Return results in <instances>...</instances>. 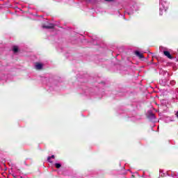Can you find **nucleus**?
<instances>
[{
  "label": "nucleus",
  "mask_w": 178,
  "mask_h": 178,
  "mask_svg": "<svg viewBox=\"0 0 178 178\" xmlns=\"http://www.w3.org/2000/svg\"><path fill=\"white\" fill-rule=\"evenodd\" d=\"M42 29H55V25L54 24H49V25H43Z\"/></svg>",
  "instance_id": "obj_1"
},
{
  "label": "nucleus",
  "mask_w": 178,
  "mask_h": 178,
  "mask_svg": "<svg viewBox=\"0 0 178 178\" xmlns=\"http://www.w3.org/2000/svg\"><path fill=\"white\" fill-rule=\"evenodd\" d=\"M163 54L165 56H167V58H168V59H173V56H172V54H170V52H169L168 51H164Z\"/></svg>",
  "instance_id": "obj_2"
},
{
  "label": "nucleus",
  "mask_w": 178,
  "mask_h": 178,
  "mask_svg": "<svg viewBox=\"0 0 178 178\" xmlns=\"http://www.w3.org/2000/svg\"><path fill=\"white\" fill-rule=\"evenodd\" d=\"M147 118L150 120H154V119H155V114H154L152 112H149L147 115Z\"/></svg>",
  "instance_id": "obj_3"
},
{
  "label": "nucleus",
  "mask_w": 178,
  "mask_h": 178,
  "mask_svg": "<svg viewBox=\"0 0 178 178\" xmlns=\"http://www.w3.org/2000/svg\"><path fill=\"white\" fill-rule=\"evenodd\" d=\"M135 55H136L139 59H143V58H144V54L140 53L138 51H135Z\"/></svg>",
  "instance_id": "obj_4"
},
{
  "label": "nucleus",
  "mask_w": 178,
  "mask_h": 178,
  "mask_svg": "<svg viewBox=\"0 0 178 178\" xmlns=\"http://www.w3.org/2000/svg\"><path fill=\"white\" fill-rule=\"evenodd\" d=\"M35 69H37V70H41V69H42V64L40 63H36Z\"/></svg>",
  "instance_id": "obj_5"
},
{
  "label": "nucleus",
  "mask_w": 178,
  "mask_h": 178,
  "mask_svg": "<svg viewBox=\"0 0 178 178\" xmlns=\"http://www.w3.org/2000/svg\"><path fill=\"white\" fill-rule=\"evenodd\" d=\"M13 51L14 54H17V52H19V47L17 46H13Z\"/></svg>",
  "instance_id": "obj_6"
},
{
  "label": "nucleus",
  "mask_w": 178,
  "mask_h": 178,
  "mask_svg": "<svg viewBox=\"0 0 178 178\" xmlns=\"http://www.w3.org/2000/svg\"><path fill=\"white\" fill-rule=\"evenodd\" d=\"M51 159H55V155H51V156H49L47 158L48 162H50V163H52V161H51Z\"/></svg>",
  "instance_id": "obj_7"
},
{
  "label": "nucleus",
  "mask_w": 178,
  "mask_h": 178,
  "mask_svg": "<svg viewBox=\"0 0 178 178\" xmlns=\"http://www.w3.org/2000/svg\"><path fill=\"white\" fill-rule=\"evenodd\" d=\"M55 166H56V168L57 169H59V168H60V166H62V165H60V163H56L55 164Z\"/></svg>",
  "instance_id": "obj_8"
},
{
  "label": "nucleus",
  "mask_w": 178,
  "mask_h": 178,
  "mask_svg": "<svg viewBox=\"0 0 178 178\" xmlns=\"http://www.w3.org/2000/svg\"><path fill=\"white\" fill-rule=\"evenodd\" d=\"M175 116H176V118H177V120H178V111H177V113H175Z\"/></svg>",
  "instance_id": "obj_9"
},
{
  "label": "nucleus",
  "mask_w": 178,
  "mask_h": 178,
  "mask_svg": "<svg viewBox=\"0 0 178 178\" xmlns=\"http://www.w3.org/2000/svg\"><path fill=\"white\" fill-rule=\"evenodd\" d=\"M106 2H113V0H105Z\"/></svg>",
  "instance_id": "obj_10"
}]
</instances>
